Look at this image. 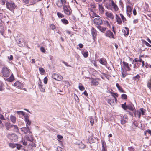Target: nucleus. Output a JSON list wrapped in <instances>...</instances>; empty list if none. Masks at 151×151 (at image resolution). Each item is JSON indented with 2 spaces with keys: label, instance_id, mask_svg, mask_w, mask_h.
<instances>
[{
  "label": "nucleus",
  "instance_id": "1",
  "mask_svg": "<svg viewBox=\"0 0 151 151\" xmlns=\"http://www.w3.org/2000/svg\"><path fill=\"white\" fill-rule=\"evenodd\" d=\"M133 3L132 2H129V1L126 3L127 15L129 17H130V15L131 14V12L133 9Z\"/></svg>",
  "mask_w": 151,
  "mask_h": 151
},
{
  "label": "nucleus",
  "instance_id": "2",
  "mask_svg": "<svg viewBox=\"0 0 151 151\" xmlns=\"http://www.w3.org/2000/svg\"><path fill=\"white\" fill-rule=\"evenodd\" d=\"M6 6L8 9L12 12L14 10L16 6L15 4L11 1L7 2L6 3Z\"/></svg>",
  "mask_w": 151,
  "mask_h": 151
},
{
  "label": "nucleus",
  "instance_id": "3",
  "mask_svg": "<svg viewBox=\"0 0 151 151\" xmlns=\"http://www.w3.org/2000/svg\"><path fill=\"white\" fill-rule=\"evenodd\" d=\"M145 110L143 108H141L139 110L135 111L134 112L135 117L140 118L141 115H144Z\"/></svg>",
  "mask_w": 151,
  "mask_h": 151
},
{
  "label": "nucleus",
  "instance_id": "4",
  "mask_svg": "<svg viewBox=\"0 0 151 151\" xmlns=\"http://www.w3.org/2000/svg\"><path fill=\"white\" fill-rule=\"evenodd\" d=\"M1 72L5 77H7L9 75L10 71L9 69L7 67H3L1 71Z\"/></svg>",
  "mask_w": 151,
  "mask_h": 151
},
{
  "label": "nucleus",
  "instance_id": "5",
  "mask_svg": "<svg viewBox=\"0 0 151 151\" xmlns=\"http://www.w3.org/2000/svg\"><path fill=\"white\" fill-rule=\"evenodd\" d=\"M38 84V87L40 91L42 92H45V86H44L42 85L41 81L40 78H39V82Z\"/></svg>",
  "mask_w": 151,
  "mask_h": 151
},
{
  "label": "nucleus",
  "instance_id": "6",
  "mask_svg": "<svg viewBox=\"0 0 151 151\" xmlns=\"http://www.w3.org/2000/svg\"><path fill=\"white\" fill-rule=\"evenodd\" d=\"M91 34L92 35L93 39L94 41L96 40V36L97 34V32L94 28L92 27L91 30Z\"/></svg>",
  "mask_w": 151,
  "mask_h": 151
},
{
  "label": "nucleus",
  "instance_id": "7",
  "mask_svg": "<svg viewBox=\"0 0 151 151\" xmlns=\"http://www.w3.org/2000/svg\"><path fill=\"white\" fill-rule=\"evenodd\" d=\"M66 1L65 0H58L56 4L58 7H61L63 6L65 4Z\"/></svg>",
  "mask_w": 151,
  "mask_h": 151
},
{
  "label": "nucleus",
  "instance_id": "8",
  "mask_svg": "<svg viewBox=\"0 0 151 151\" xmlns=\"http://www.w3.org/2000/svg\"><path fill=\"white\" fill-rule=\"evenodd\" d=\"M94 24L96 25L99 26L102 24V21L99 17L94 19Z\"/></svg>",
  "mask_w": 151,
  "mask_h": 151
},
{
  "label": "nucleus",
  "instance_id": "9",
  "mask_svg": "<svg viewBox=\"0 0 151 151\" xmlns=\"http://www.w3.org/2000/svg\"><path fill=\"white\" fill-rule=\"evenodd\" d=\"M64 11L65 13L68 15H69L71 13V10L69 6H65L63 7Z\"/></svg>",
  "mask_w": 151,
  "mask_h": 151
},
{
  "label": "nucleus",
  "instance_id": "10",
  "mask_svg": "<svg viewBox=\"0 0 151 151\" xmlns=\"http://www.w3.org/2000/svg\"><path fill=\"white\" fill-rule=\"evenodd\" d=\"M52 76L53 78L57 81H60L63 78V77L61 75L55 73L53 74Z\"/></svg>",
  "mask_w": 151,
  "mask_h": 151
},
{
  "label": "nucleus",
  "instance_id": "11",
  "mask_svg": "<svg viewBox=\"0 0 151 151\" xmlns=\"http://www.w3.org/2000/svg\"><path fill=\"white\" fill-rule=\"evenodd\" d=\"M105 35L109 38H114L113 33L110 30L107 31L105 34Z\"/></svg>",
  "mask_w": 151,
  "mask_h": 151
},
{
  "label": "nucleus",
  "instance_id": "12",
  "mask_svg": "<svg viewBox=\"0 0 151 151\" xmlns=\"http://www.w3.org/2000/svg\"><path fill=\"white\" fill-rule=\"evenodd\" d=\"M8 137L10 139L15 142L18 139L17 136L14 134L11 135H8Z\"/></svg>",
  "mask_w": 151,
  "mask_h": 151
},
{
  "label": "nucleus",
  "instance_id": "13",
  "mask_svg": "<svg viewBox=\"0 0 151 151\" xmlns=\"http://www.w3.org/2000/svg\"><path fill=\"white\" fill-rule=\"evenodd\" d=\"M27 127H24L21 128V130L25 134H27L28 133H29L30 134L31 132L29 131V127L27 126Z\"/></svg>",
  "mask_w": 151,
  "mask_h": 151
},
{
  "label": "nucleus",
  "instance_id": "14",
  "mask_svg": "<svg viewBox=\"0 0 151 151\" xmlns=\"http://www.w3.org/2000/svg\"><path fill=\"white\" fill-rule=\"evenodd\" d=\"M105 14L106 16L108 18L111 19H113L114 18V15L111 12H106Z\"/></svg>",
  "mask_w": 151,
  "mask_h": 151
},
{
  "label": "nucleus",
  "instance_id": "15",
  "mask_svg": "<svg viewBox=\"0 0 151 151\" xmlns=\"http://www.w3.org/2000/svg\"><path fill=\"white\" fill-rule=\"evenodd\" d=\"M14 85L15 86L19 89H22L23 87V84L18 81H16Z\"/></svg>",
  "mask_w": 151,
  "mask_h": 151
},
{
  "label": "nucleus",
  "instance_id": "16",
  "mask_svg": "<svg viewBox=\"0 0 151 151\" xmlns=\"http://www.w3.org/2000/svg\"><path fill=\"white\" fill-rule=\"evenodd\" d=\"M17 42L19 47H22L24 45V41L22 39L17 40Z\"/></svg>",
  "mask_w": 151,
  "mask_h": 151
},
{
  "label": "nucleus",
  "instance_id": "17",
  "mask_svg": "<svg viewBox=\"0 0 151 151\" xmlns=\"http://www.w3.org/2000/svg\"><path fill=\"white\" fill-rule=\"evenodd\" d=\"M98 9L100 13L103 14L104 13V9L102 5L98 4Z\"/></svg>",
  "mask_w": 151,
  "mask_h": 151
},
{
  "label": "nucleus",
  "instance_id": "18",
  "mask_svg": "<svg viewBox=\"0 0 151 151\" xmlns=\"http://www.w3.org/2000/svg\"><path fill=\"white\" fill-rule=\"evenodd\" d=\"M97 27L99 31L102 32H104L106 29V27H104L100 25L97 26Z\"/></svg>",
  "mask_w": 151,
  "mask_h": 151
},
{
  "label": "nucleus",
  "instance_id": "19",
  "mask_svg": "<svg viewBox=\"0 0 151 151\" xmlns=\"http://www.w3.org/2000/svg\"><path fill=\"white\" fill-rule=\"evenodd\" d=\"M111 5L115 11H117L119 10V8L114 3L113 0L111 1Z\"/></svg>",
  "mask_w": 151,
  "mask_h": 151
},
{
  "label": "nucleus",
  "instance_id": "20",
  "mask_svg": "<svg viewBox=\"0 0 151 151\" xmlns=\"http://www.w3.org/2000/svg\"><path fill=\"white\" fill-rule=\"evenodd\" d=\"M132 63L133 64V67L134 69L137 68L141 65V63L137 62L134 63V60H133Z\"/></svg>",
  "mask_w": 151,
  "mask_h": 151
},
{
  "label": "nucleus",
  "instance_id": "21",
  "mask_svg": "<svg viewBox=\"0 0 151 151\" xmlns=\"http://www.w3.org/2000/svg\"><path fill=\"white\" fill-rule=\"evenodd\" d=\"M123 63L124 66L125 67L124 68L127 69V71H129L131 70V68L129 66V64L126 62L123 61Z\"/></svg>",
  "mask_w": 151,
  "mask_h": 151
},
{
  "label": "nucleus",
  "instance_id": "22",
  "mask_svg": "<svg viewBox=\"0 0 151 151\" xmlns=\"http://www.w3.org/2000/svg\"><path fill=\"white\" fill-rule=\"evenodd\" d=\"M29 134V135L27 136H26V138L27 139V140L30 141V142L33 141L34 139L33 138L31 134V133L30 132Z\"/></svg>",
  "mask_w": 151,
  "mask_h": 151
},
{
  "label": "nucleus",
  "instance_id": "23",
  "mask_svg": "<svg viewBox=\"0 0 151 151\" xmlns=\"http://www.w3.org/2000/svg\"><path fill=\"white\" fill-rule=\"evenodd\" d=\"M5 125L6 129L9 130L11 128H12L13 125H11L10 123L6 122L5 123Z\"/></svg>",
  "mask_w": 151,
  "mask_h": 151
},
{
  "label": "nucleus",
  "instance_id": "24",
  "mask_svg": "<svg viewBox=\"0 0 151 151\" xmlns=\"http://www.w3.org/2000/svg\"><path fill=\"white\" fill-rule=\"evenodd\" d=\"M25 121L26 122V126L27 127V125H30L31 124V121L29 120L28 116H25Z\"/></svg>",
  "mask_w": 151,
  "mask_h": 151
},
{
  "label": "nucleus",
  "instance_id": "25",
  "mask_svg": "<svg viewBox=\"0 0 151 151\" xmlns=\"http://www.w3.org/2000/svg\"><path fill=\"white\" fill-rule=\"evenodd\" d=\"M122 70V77L123 78H124L126 76L127 72V70H125L124 69L122 68L121 69Z\"/></svg>",
  "mask_w": 151,
  "mask_h": 151
},
{
  "label": "nucleus",
  "instance_id": "26",
  "mask_svg": "<svg viewBox=\"0 0 151 151\" xmlns=\"http://www.w3.org/2000/svg\"><path fill=\"white\" fill-rule=\"evenodd\" d=\"M122 32L124 35H127L129 34V30L127 28L125 27L124 29L122 30Z\"/></svg>",
  "mask_w": 151,
  "mask_h": 151
},
{
  "label": "nucleus",
  "instance_id": "27",
  "mask_svg": "<svg viewBox=\"0 0 151 151\" xmlns=\"http://www.w3.org/2000/svg\"><path fill=\"white\" fill-rule=\"evenodd\" d=\"M116 19L118 24H122V21L119 16L116 15Z\"/></svg>",
  "mask_w": 151,
  "mask_h": 151
},
{
  "label": "nucleus",
  "instance_id": "28",
  "mask_svg": "<svg viewBox=\"0 0 151 151\" xmlns=\"http://www.w3.org/2000/svg\"><path fill=\"white\" fill-rule=\"evenodd\" d=\"M115 99H110L108 100L107 101L109 104L111 105H114L115 104Z\"/></svg>",
  "mask_w": 151,
  "mask_h": 151
},
{
  "label": "nucleus",
  "instance_id": "29",
  "mask_svg": "<svg viewBox=\"0 0 151 151\" xmlns=\"http://www.w3.org/2000/svg\"><path fill=\"white\" fill-rule=\"evenodd\" d=\"M127 120V116L125 115L124 116V118H122L121 120V123L122 124H125Z\"/></svg>",
  "mask_w": 151,
  "mask_h": 151
},
{
  "label": "nucleus",
  "instance_id": "30",
  "mask_svg": "<svg viewBox=\"0 0 151 151\" xmlns=\"http://www.w3.org/2000/svg\"><path fill=\"white\" fill-rule=\"evenodd\" d=\"M16 117L15 116L11 115L10 116V119L11 122L13 123H14L16 122Z\"/></svg>",
  "mask_w": 151,
  "mask_h": 151
},
{
  "label": "nucleus",
  "instance_id": "31",
  "mask_svg": "<svg viewBox=\"0 0 151 151\" xmlns=\"http://www.w3.org/2000/svg\"><path fill=\"white\" fill-rule=\"evenodd\" d=\"M99 84L98 82L94 79H92L91 83V85H97Z\"/></svg>",
  "mask_w": 151,
  "mask_h": 151
},
{
  "label": "nucleus",
  "instance_id": "32",
  "mask_svg": "<svg viewBox=\"0 0 151 151\" xmlns=\"http://www.w3.org/2000/svg\"><path fill=\"white\" fill-rule=\"evenodd\" d=\"M99 62L100 63L103 65H105L107 63V62L105 59L104 58L100 59L99 60Z\"/></svg>",
  "mask_w": 151,
  "mask_h": 151
},
{
  "label": "nucleus",
  "instance_id": "33",
  "mask_svg": "<svg viewBox=\"0 0 151 151\" xmlns=\"http://www.w3.org/2000/svg\"><path fill=\"white\" fill-rule=\"evenodd\" d=\"M14 76L13 74H12L9 78L6 79V80L8 81L12 82L14 80Z\"/></svg>",
  "mask_w": 151,
  "mask_h": 151
},
{
  "label": "nucleus",
  "instance_id": "34",
  "mask_svg": "<svg viewBox=\"0 0 151 151\" xmlns=\"http://www.w3.org/2000/svg\"><path fill=\"white\" fill-rule=\"evenodd\" d=\"M81 53L85 58H86L88 56V53L87 51L84 52L83 50H82L81 51Z\"/></svg>",
  "mask_w": 151,
  "mask_h": 151
},
{
  "label": "nucleus",
  "instance_id": "35",
  "mask_svg": "<svg viewBox=\"0 0 151 151\" xmlns=\"http://www.w3.org/2000/svg\"><path fill=\"white\" fill-rule=\"evenodd\" d=\"M116 86L118 88L119 90L121 92H124V91L122 88L120 86L118 83L116 84Z\"/></svg>",
  "mask_w": 151,
  "mask_h": 151
},
{
  "label": "nucleus",
  "instance_id": "36",
  "mask_svg": "<svg viewBox=\"0 0 151 151\" xmlns=\"http://www.w3.org/2000/svg\"><path fill=\"white\" fill-rule=\"evenodd\" d=\"M141 41L142 42V43L144 44L145 45L147 46L150 47H151V45L149 43L147 42L146 41L143 39H142Z\"/></svg>",
  "mask_w": 151,
  "mask_h": 151
},
{
  "label": "nucleus",
  "instance_id": "37",
  "mask_svg": "<svg viewBox=\"0 0 151 151\" xmlns=\"http://www.w3.org/2000/svg\"><path fill=\"white\" fill-rule=\"evenodd\" d=\"M101 151H106V148L105 143L104 142H102V149Z\"/></svg>",
  "mask_w": 151,
  "mask_h": 151
},
{
  "label": "nucleus",
  "instance_id": "38",
  "mask_svg": "<svg viewBox=\"0 0 151 151\" xmlns=\"http://www.w3.org/2000/svg\"><path fill=\"white\" fill-rule=\"evenodd\" d=\"M16 113L17 114L20 116H24V112L22 111H16Z\"/></svg>",
  "mask_w": 151,
  "mask_h": 151
},
{
  "label": "nucleus",
  "instance_id": "39",
  "mask_svg": "<svg viewBox=\"0 0 151 151\" xmlns=\"http://www.w3.org/2000/svg\"><path fill=\"white\" fill-rule=\"evenodd\" d=\"M104 25L106 26L107 27L109 28L111 27V26L109 24V23L107 21H105L104 22Z\"/></svg>",
  "mask_w": 151,
  "mask_h": 151
},
{
  "label": "nucleus",
  "instance_id": "40",
  "mask_svg": "<svg viewBox=\"0 0 151 151\" xmlns=\"http://www.w3.org/2000/svg\"><path fill=\"white\" fill-rule=\"evenodd\" d=\"M14 131L18 132L19 131V129L18 127L16 125H13L12 128Z\"/></svg>",
  "mask_w": 151,
  "mask_h": 151
},
{
  "label": "nucleus",
  "instance_id": "41",
  "mask_svg": "<svg viewBox=\"0 0 151 151\" xmlns=\"http://www.w3.org/2000/svg\"><path fill=\"white\" fill-rule=\"evenodd\" d=\"M78 145H79V147L81 149H84L85 147V145L82 142H80Z\"/></svg>",
  "mask_w": 151,
  "mask_h": 151
},
{
  "label": "nucleus",
  "instance_id": "42",
  "mask_svg": "<svg viewBox=\"0 0 151 151\" xmlns=\"http://www.w3.org/2000/svg\"><path fill=\"white\" fill-rule=\"evenodd\" d=\"M78 88H79V90L81 91H83L85 89L84 87L82 85V84L81 83H80L79 84Z\"/></svg>",
  "mask_w": 151,
  "mask_h": 151
},
{
  "label": "nucleus",
  "instance_id": "43",
  "mask_svg": "<svg viewBox=\"0 0 151 151\" xmlns=\"http://www.w3.org/2000/svg\"><path fill=\"white\" fill-rule=\"evenodd\" d=\"M39 70L41 74H43L45 73V70L42 68L40 67L39 68Z\"/></svg>",
  "mask_w": 151,
  "mask_h": 151
},
{
  "label": "nucleus",
  "instance_id": "44",
  "mask_svg": "<svg viewBox=\"0 0 151 151\" xmlns=\"http://www.w3.org/2000/svg\"><path fill=\"white\" fill-rule=\"evenodd\" d=\"M9 146L11 148H14L16 147V144L13 143H10L9 144Z\"/></svg>",
  "mask_w": 151,
  "mask_h": 151
},
{
  "label": "nucleus",
  "instance_id": "45",
  "mask_svg": "<svg viewBox=\"0 0 151 151\" xmlns=\"http://www.w3.org/2000/svg\"><path fill=\"white\" fill-rule=\"evenodd\" d=\"M90 121L91 125L92 126L94 124V119L91 116L90 117Z\"/></svg>",
  "mask_w": 151,
  "mask_h": 151
},
{
  "label": "nucleus",
  "instance_id": "46",
  "mask_svg": "<svg viewBox=\"0 0 151 151\" xmlns=\"http://www.w3.org/2000/svg\"><path fill=\"white\" fill-rule=\"evenodd\" d=\"M62 22L65 24H67L68 22V21L65 19H61Z\"/></svg>",
  "mask_w": 151,
  "mask_h": 151
},
{
  "label": "nucleus",
  "instance_id": "47",
  "mask_svg": "<svg viewBox=\"0 0 151 151\" xmlns=\"http://www.w3.org/2000/svg\"><path fill=\"white\" fill-rule=\"evenodd\" d=\"M119 6L121 7L122 9H123L124 7V5L122 1V0H120L119 2Z\"/></svg>",
  "mask_w": 151,
  "mask_h": 151
},
{
  "label": "nucleus",
  "instance_id": "48",
  "mask_svg": "<svg viewBox=\"0 0 151 151\" xmlns=\"http://www.w3.org/2000/svg\"><path fill=\"white\" fill-rule=\"evenodd\" d=\"M120 15L121 17V18L123 21V22H124L126 20L125 18L121 14H120Z\"/></svg>",
  "mask_w": 151,
  "mask_h": 151
},
{
  "label": "nucleus",
  "instance_id": "49",
  "mask_svg": "<svg viewBox=\"0 0 151 151\" xmlns=\"http://www.w3.org/2000/svg\"><path fill=\"white\" fill-rule=\"evenodd\" d=\"M32 142L31 143H29V144L30 145H31L32 147H35L36 146V145L35 144V141L34 140V139L33 140V141L32 142Z\"/></svg>",
  "mask_w": 151,
  "mask_h": 151
},
{
  "label": "nucleus",
  "instance_id": "50",
  "mask_svg": "<svg viewBox=\"0 0 151 151\" xmlns=\"http://www.w3.org/2000/svg\"><path fill=\"white\" fill-rule=\"evenodd\" d=\"M57 15L59 18H62L64 17V15L58 12Z\"/></svg>",
  "mask_w": 151,
  "mask_h": 151
},
{
  "label": "nucleus",
  "instance_id": "51",
  "mask_svg": "<svg viewBox=\"0 0 151 151\" xmlns=\"http://www.w3.org/2000/svg\"><path fill=\"white\" fill-rule=\"evenodd\" d=\"M122 107L124 109H126L127 108V106L126 105V103L124 104H122Z\"/></svg>",
  "mask_w": 151,
  "mask_h": 151
},
{
  "label": "nucleus",
  "instance_id": "52",
  "mask_svg": "<svg viewBox=\"0 0 151 151\" xmlns=\"http://www.w3.org/2000/svg\"><path fill=\"white\" fill-rule=\"evenodd\" d=\"M111 94H112V96L115 98V100L116 101L117 100L116 99V97H117L118 96V94L116 93H112Z\"/></svg>",
  "mask_w": 151,
  "mask_h": 151
},
{
  "label": "nucleus",
  "instance_id": "53",
  "mask_svg": "<svg viewBox=\"0 0 151 151\" xmlns=\"http://www.w3.org/2000/svg\"><path fill=\"white\" fill-rule=\"evenodd\" d=\"M50 27L52 30H54L56 28L55 26L53 24L50 25Z\"/></svg>",
  "mask_w": 151,
  "mask_h": 151
},
{
  "label": "nucleus",
  "instance_id": "54",
  "mask_svg": "<svg viewBox=\"0 0 151 151\" xmlns=\"http://www.w3.org/2000/svg\"><path fill=\"white\" fill-rule=\"evenodd\" d=\"M140 76L138 75H137L135 77H133V79L134 80H136V79H139L140 78Z\"/></svg>",
  "mask_w": 151,
  "mask_h": 151
},
{
  "label": "nucleus",
  "instance_id": "55",
  "mask_svg": "<svg viewBox=\"0 0 151 151\" xmlns=\"http://www.w3.org/2000/svg\"><path fill=\"white\" fill-rule=\"evenodd\" d=\"M48 79L47 77H45L44 79V82L45 84H46L47 82Z\"/></svg>",
  "mask_w": 151,
  "mask_h": 151
},
{
  "label": "nucleus",
  "instance_id": "56",
  "mask_svg": "<svg viewBox=\"0 0 151 151\" xmlns=\"http://www.w3.org/2000/svg\"><path fill=\"white\" fill-rule=\"evenodd\" d=\"M122 97L124 99H126L127 98V96L126 94H123L121 95Z\"/></svg>",
  "mask_w": 151,
  "mask_h": 151
},
{
  "label": "nucleus",
  "instance_id": "57",
  "mask_svg": "<svg viewBox=\"0 0 151 151\" xmlns=\"http://www.w3.org/2000/svg\"><path fill=\"white\" fill-rule=\"evenodd\" d=\"M40 51L43 53H45V48L43 47H41L40 48Z\"/></svg>",
  "mask_w": 151,
  "mask_h": 151
},
{
  "label": "nucleus",
  "instance_id": "58",
  "mask_svg": "<svg viewBox=\"0 0 151 151\" xmlns=\"http://www.w3.org/2000/svg\"><path fill=\"white\" fill-rule=\"evenodd\" d=\"M21 146L19 144H16V147L19 150L21 148Z\"/></svg>",
  "mask_w": 151,
  "mask_h": 151
},
{
  "label": "nucleus",
  "instance_id": "59",
  "mask_svg": "<svg viewBox=\"0 0 151 151\" xmlns=\"http://www.w3.org/2000/svg\"><path fill=\"white\" fill-rule=\"evenodd\" d=\"M22 142L23 144V145H26L27 144V142L25 140H22Z\"/></svg>",
  "mask_w": 151,
  "mask_h": 151
},
{
  "label": "nucleus",
  "instance_id": "60",
  "mask_svg": "<svg viewBox=\"0 0 151 151\" xmlns=\"http://www.w3.org/2000/svg\"><path fill=\"white\" fill-rule=\"evenodd\" d=\"M0 119L2 120H5V119L2 115L0 114Z\"/></svg>",
  "mask_w": 151,
  "mask_h": 151
},
{
  "label": "nucleus",
  "instance_id": "61",
  "mask_svg": "<svg viewBox=\"0 0 151 151\" xmlns=\"http://www.w3.org/2000/svg\"><path fill=\"white\" fill-rule=\"evenodd\" d=\"M33 1L32 2V4H34L36 2L41 1L42 0H33Z\"/></svg>",
  "mask_w": 151,
  "mask_h": 151
},
{
  "label": "nucleus",
  "instance_id": "62",
  "mask_svg": "<svg viewBox=\"0 0 151 151\" xmlns=\"http://www.w3.org/2000/svg\"><path fill=\"white\" fill-rule=\"evenodd\" d=\"M63 63L66 66L68 67H71V66L68 64L65 61H63Z\"/></svg>",
  "mask_w": 151,
  "mask_h": 151
},
{
  "label": "nucleus",
  "instance_id": "63",
  "mask_svg": "<svg viewBox=\"0 0 151 151\" xmlns=\"http://www.w3.org/2000/svg\"><path fill=\"white\" fill-rule=\"evenodd\" d=\"M23 2L26 4H28L29 3V0H22Z\"/></svg>",
  "mask_w": 151,
  "mask_h": 151
},
{
  "label": "nucleus",
  "instance_id": "64",
  "mask_svg": "<svg viewBox=\"0 0 151 151\" xmlns=\"http://www.w3.org/2000/svg\"><path fill=\"white\" fill-rule=\"evenodd\" d=\"M147 86L149 89H150L151 88V83L150 82L148 83Z\"/></svg>",
  "mask_w": 151,
  "mask_h": 151
}]
</instances>
